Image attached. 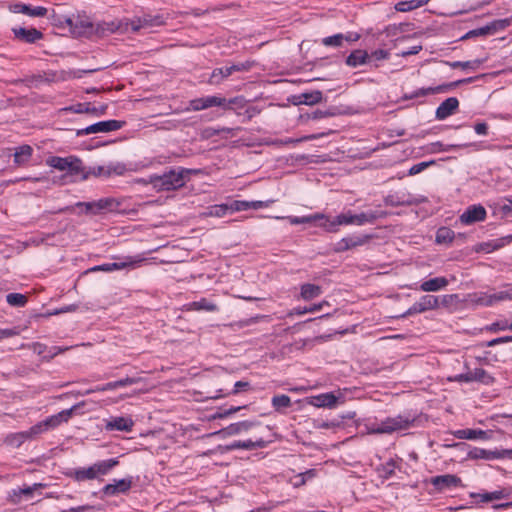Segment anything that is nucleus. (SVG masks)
<instances>
[{
  "label": "nucleus",
  "mask_w": 512,
  "mask_h": 512,
  "mask_svg": "<svg viewBox=\"0 0 512 512\" xmlns=\"http://www.w3.org/2000/svg\"><path fill=\"white\" fill-rule=\"evenodd\" d=\"M10 11L13 13H21L30 17H43L47 14V9L42 6L31 7L24 3H15L10 6Z\"/></svg>",
  "instance_id": "17"
},
{
  "label": "nucleus",
  "mask_w": 512,
  "mask_h": 512,
  "mask_svg": "<svg viewBox=\"0 0 512 512\" xmlns=\"http://www.w3.org/2000/svg\"><path fill=\"white\" fill-rule=\"evenodd\" d=\"M48 164L60 171H65L67 176L73 178L74 181L80 179L84 180L87 176L82 171V162L80 159L75 157H51L48 160Z\"/></svg>",
  "instance_id": "5"
},
{
  "label": "nucleus",
  "mask_w": 512,
  "mask_h": 512,
  "mask_svg": "<svg viewBox=\"0 0 512 512\" xmlns=\"http://www.w3.org/2000/svg\"><path fill=\"white\" fill-rule=\"evenodd\" d=\"M364 242H365L364 239H362L360 237H346V238L341 239L337 243L336 250L337 251L349 250L353 247L360 246V245L364 244Z\"/></svg>",
  "instance_id": "38"
},
{
  "label": "nucleus",
  "mask_w": 512,
  "mask_h": 512,
  "mask_svg": "<svg viewBox=\"0 0 512 512\" xmlns=\"http://www.w3.org/2000/svg\"><path fill=\"white\" fill-rule=\"evenodd\" d=\"M390 53L383 49H377L369 55L370 59H375L377 61L388 59Z\"/></svg>",
  "instance_id": "61"
},
{
  "label": "nucleus",
  "mask_w": 512,
  "mask_h": 512,
  "mask_svg": "<svg viewBox=\"0 0 512 512\" xmlns=\"http://www.w3.org/2000/svg\"><path fill=\"white\" fill-rule=\"evenodd\" d=\"M425 201V198H417L410 193L396 192L389 194L384 198V203L388 206L399 207V206H410L419 204Z\"/></svg>",
  "instance_id": "10"
},
{
  "label": "nucleus",
  "mask_w": 512,
  "mask_h": 512,
  "mask_svg": "<svg viewBox=\"0 0 512 512\" xmlns=\"http://www.w3.org/2000/svg\"><path fill=\"white\" fill-rule=\"evenodd\" d=\"M33 149L29 145H22L16 148L14 152V162L17 165H23L27 163L32 156Z\"/></svg>",
  "instance_id": "35"
},
{
  "label": "nucleus",
  "mask_w": 512,
  "mask_h": 512,
  "mask_svg": "<svg viewBox=\"0 0 512 512\" xmlns=\"http://www.w3.org/2000/svg\"><path fill=\"white\" fill-rule=\"evenodd\" d=\"M6 301L12 307H24L27 304L28 298L21 293H9L6 296Z\"/></svg>",
  "instance_id": "44"
},
{
  "label": "nucleus",
  "mask_w": 512,
  "mask_h": 512,
  "mask_svg": "<svg viewBox=\"0 0 512 512\" xmlns=\"http://www.w3.org/2000/svg\"><path fill=\"white\" fill-rule=\"evenodd\" d=\"M95 511V507L93 505H82L77 507H72L64 512H89Z\"/></svg>",
  "instance_id": "64"
},
{
  "label": "nucleus",
  "mask_w": 512,
  "mask_h": 512,
  "mask_svg": "<svg viewBox=\"0 0 512 512\" xmlns=\"http://www.w3.org/2000/svg\"><path fill=\"white\" fill-rule=\"evenodd\" d=\"M244 69H245L244 65H231V66L217 68L212 72L209 82L211 84H218L223 79L232 75L233 72L244 70Z\"/></svg>",
  "instance_id": "22"
},
{
  "label": "nucleus",
  "mask_w": 512,
  "mask_h": 512,
  "mask_svg": "<svg viewBox=\"0 0 512 512\" xmlns=\"http://www.w3.org/2000/svg\"><path fill=\"white\" fill-rule=\"evenodd\" d=\"M74 474H75V479L78 481L92 480V479L97 478L94 468H93V465L90 467H87V468L77 469V470H75Z\"/></svg>",
  "instance_id": "47"
},
{
  "label": "nucleus",
  "mask_w": 512,
  "mask_h": 512,
  "mask_svg": "<svg viewBox=\"0 0 512 512\" xmlns=\"http://www.w3.org/2000/svg\"><path fill=\"white\" fill-rule=\"evenodd\" d=\"M438 306V297L433 295H424L419 299V301L415 302L407 311H405L399 317L406 318L414 314L423 313L428 310L436 309Z\"/></svg>",
  "instance_id": "9"
},
{
  "label": "nucleus",
  "mask_w": 512,
  "mask_h": 512,
  "mask_svg": "<svg viewBox=\"0 0 512 512\" xmlns=\"http://www.w3.org/2000/svg\"><path fill=\"white\" fill-rule=\"evenodd\" d=\"M415 421V415L410 413L399 414L394 417H387L380 423H371L367 425V431L368 434H391L413 427Z\"/></svg>",
  "instance_id": "3"
},
{
  "label": "nucleus",
  "mask_w": 512,
  "mask_h": 512,
  "mask_svg": "<svg viewBox=\"0 0 512 512\" xmlns=\"http://www.w3.org/2000/svg\"><path fill=\"white\" fill-rule=\"evenodd\" d=\"M245 100L243 97H234L232 99L227 100L224 97L217 95H210L201 98H196L190 101L189 109L192 111H201L208 109L210 107H222L225 110H231L234 106L242 108L244 106Z\"/></svg>",
  "instance_id": "4"
},
{
  "label": "nucleus",
  "mask_w": 512,
  "mask_h": 512,
  "mask_svg": "<svg viewBox=\"0 0 512 512\" xmlns=\"http://www.w3.org/2000/svg\"><path fill=\"white\" fill-rule=\"evenodd\" d=\"M188 309L195 310V311L204 310V311H208V312H214V311H217L218 308L214 303L210 302L206 298H201L198 301H193V302L189 303Z\"/></svg>",
  "instance_id": "36"
},
{
  "label": "nucleus",
  "mask_w": 512,
  "mask_h": 512,
  "mask_svg": "<svg viewBox=\"0 0 512 512\" xmlns=\"http://www.w3.org/2000/svg\"><path fill=\"white\" fill-rule=\"evenodd\" d=\"M125 125L124 121L118 120H105L94 123L86 128L79 129L77 131L78 136L95 134V133H108L112 131H117L121 129Z\"/></svg>",
  "instance_id": "6"
},
{
  "label": "nucleus",
  "mask_w": 512,
  "mask_h": 512,
  "mask_svg": "<svg viewBox=\"0 0 512 512\" xmlns=\"http://www.w3.org/2000/svg\"><path fill=\"white\" fill-rule=\"evenodd\" d=\"M230 213L250 209L249 201L235 200L229 204Z\"/></svg>",
  "instance_id": "56"
},
{
  "label": "nucleus",
  "mask_w": 512,
  "mask_h": 512,
  "mask_svg": "<svg viewBox=\"0 0 512 512\" xmlns=\"http://www.w3.org/2000/svg\"><path fill=\"white\" fill-rule=\"evenodd\" d=\"M496 23H493L491 25H486L484 27H480L474 30L469 31L464 38L472 37V36H483L491 34L492 32L496 31Z\"/></svg>",
  "instance_id": "51"
},
{
  "label": "nucleus",
  "mask_w": 512,
  "mask_h": 512,
  "mask_svg": "<svg viewBox=\"0 0 512 512\" xmlns=\"http://www.w3.org/2000/svg\"><path fill=\"white\" fill-rule=\"evenodd\" d=\"M41 487H43L42 484H34L33 486H26L23 488L13 489L9 493V499L12 503H19L23 496L26 498L32 497L34 491Z\"/></svg>",
  "instance_id": "25"
},
{
  "label": "nucleus",
  "mask_w": 512,
  "mask_h": 512,
  "mask_svg": "<svg viewBox=\"0 0 512 512\" xmlns=\"http://www.w3.org/2000/svg\"><path fill=\"white\" fill-rule=\"evenodd\" d=\"M272 406L276 410H280L282 408H288L291 406V399L289 396L281 394L276 395L272 398Z\"/></svg>",
  "instance_id": "50"
},
{
  "label": "nucleus",
  "mask_w": 512,
  "mask_h": 512,
  "mask_svg": "<svg viewBox=\"0 0 512 512\" xmlns=\"http://www.w3.org/2000/svg\"><path fill=\"white\" fill-rule=\"evenodd\" d=\"M321 293L322 289L320 286L311 283H305L301 286L300 297L305 301H309L320 296Z\"/></svg>",
  "instance_id": "34"
},
{
  "label": "nucleus",
  "mask_w": 512,
  "mask_h": 512,
  "mask_svg": "<svg viewBox=\"0 0 512 512\" xmlns=\"http://www.w3.org/2000/svg\"><path fill=\"white\" fill-rule=\"evenodd\" d=\"M144 259L140 256H128L125 258L124 261L119 262H113V263H106L99 266H95L92 270L93 271H105V272H111L114 270H121L127 267H136L138 266Z\"/></svg>",
  "instance_id": "11"
},
{
  "label": "nucleus",
  "mask_w": 512,
  "mask_h": 512,
  "mask_svg": "<svg viewBox=\"0 0 512 512\" xmlns=\"http://www.w3.org/2000/svg\"><path fill=\"white\" fill-rule=\"evenodd\" d=\"M254 426H255L254 422L241 421V422L230 424L226 428L218 431L217 434H223V436H233V435L241 434L243 432H247Z\"/></svg>",
  "instance_id": "23"
},
{
  "label": "nucleus",
  "mask_w": 512,
  "mask_h": 512,
  "mask_svg": "<svg viewBox=\"0 0 512 512\" xmlns=\"http://www.w3.org/2000/svg\"><path fill=\"white\" fill-rule=\"evenodd\" d=\"M353 224L354 214L351 211H348L346 213L339 214L333 220L326 219V222L319 223L318 226L323 228L327 232H337L339 226Z\"/></svg>",
  "instance_id": "12"
},
{
  "label": "nucleus",
  "mask_w": 512,
  "mask_h": 512,
  "mask_svg": "<svg viewBox=\"0 0 512 512\" xmlns=\"http://www.w3.org/2000/svg\"><path fill=\"white\" fill-rule=\"evenodd\" d=\"M132 487V477L114 480L113 483L105 485L102 489L107 496H116L121 493L128 492Z\"/></svg>",
  "instance_id": "16"
},
{
  "label": "nucleus",
  "mask_w": 512,
  "mask_h": 512,
  "mask_svg": "<svg viewBox=\"0 0 512 512\" xmlns=\"http://www.w3.org/2000/svg\"><path fill=\"white\" fill-rule=\"evenodd\" d=\"M325 305H328V302L326 301H323L321 303H318V304H313L311 305L310 307H304V308H301V307H295L293 308L289 313L288 315L289 316H293V315H304L306 313H313V312H317V311H320L323 306Z\"/></svg>",
  "instance_id": "42"
},
{
  "label": "nucleus",
  "mask_w": 512,
  "mask_h": 512,
  "mask_svg": "<svg viewBox=\"0 0 512 512\" xmlns=\"http://www.w3.org/2000/svg\"><path fill=\"white\" fill-rule=\"evenodd\" d=\"M12 30L17 39L22 40L26 43H35L43 37V34L35 28L26 29L18 27L13 28Z\"/></svg>",
  "instance_id": "21"
},
{
  "label": "nucleus",
  "mask_w": 512,
  "mask_h": 512,
  "mask_svg": "<svg viewBox=\"0 0 512 512\" xmlns=\"http://www.w3.org/2000/svg\"><path fill=\"white\" fill-rule=\"evenodd\" d=\"M459 147H474L478 149V145L476 143H467L463 145H457V144H448L445 145L441 142H433L428 145V151L430 153H439V152H449Z\"/></svg>",
  "instance_id": "32"
},
{
  "label": "nucleus",
  "mask_w": 512,
  "mask_h": 512,
  "mask_svg": "<svg viewBox=\"0 0 512 512\" xmlns=\"http://www.w3.org/2000/svg\"><path fill=\"white\" fill-rule=\"evenodd\" d=\"M474 80V77H469V78H466V79H462V80H458V81H455L447 86H439L437 88H427V89H422L420 93H416V96L418 95H427V94H433L435 92H439V91H443L444 88H451V87H456L460 84H463V83H471L473 82Z\"/></svg>",
  "instance_id": "41"
},
{
  "label": "nucleus",
  "mask_w": 512,
  "mask_h": 512,
  "mask_svg": "<svg viewBox=\"0 0 512 512\" xmlns=\"http://www.w3.org/2000/svg\"><path fill=\"white\" fill-rule=\"evenodd\" d=\"M30 439L26 431L18 432L15 434H12L8 436L7 440L8 442L15 446L19 447L22 443H24L26 440Z\"/></svg>",
  "instance_id": "52"
},
{
  "label": "nucleus",
  "mask_w": 512,
  "mask_h": 512,
  "mask_svg": "<svg viewBox=\"0 0 512 512\" xmlns=\"http://www.w3.org/2000/svg\"><path fill=\"white\" fill-rule=\"evenodd\" d=\"M434 164V161L431 160V161H427V162H420V163H417L415 165H413L410 169H409V172L408 174L410 176H413V175H416V174H419L421 173L423 170H425L427 167H429L430 165H433Z\"/></svg>",
  "instance_id": "58"
},
{
  "label": "nucleus",
  "mask_w": 512,
  "mask_h": 512,
  "mask_svg": "<svg viewBox=\"0 0 512 512\" xmlns=\"http://www.w3.org/2000/svg\"><path fill=\"white\" fill-rule=\"evenodd\" d=\"M64 22L74 37L89 38L93 35L113 33L119 28L114 22L94 24L90 17L85 14L66 17Z\"/></svg>",
  "instance_id": "1"
},
{
  "label": "nucleus",
  "mask_w": 512,
  "mask_h": 512,
  "mask_svg": "<svg viewBox=\"0 0 512 512\" xmlns=\"http://www.w3.org/2000/svg\"><path fill=\"white\" fill-rule=\"evenodd\" d=\"M91 173L94 176L108 177L107 165L93 167Z\"/></svg>",
  "instance_id": "63"
},
{
  "label": "nucleus",
  "mask_w": 512,
  "mask_h": 512,
  "mask_svg": "<svg viewBox=\"0 0 512 512\" xmlns=\"http://www.w3.org/2000/svg\"><path fill=\"white\" fill-rule=\"evenodd\" d=\"M193 170L185 168L171 169L162 175H151L147 180H139V183L151 184L158 191H171L183 187Z\"/></svg>",
  "instance_id": "2"
},
{
  "label": "nucleus",
  "mask_w": 512,
  "mask_h": 512,
  "mask_svg": "<svg viewBox=\"0 0 512 512\" xmlns=\"http://www.w3.org/2000/svg\"><path fill=\"white\" fill-rule=\"evenodd\" d=\"M494 298V292H476L469 295V300L471 303L478 305V306H484V307H491L495 305Z\"/></svg>",
  "instance_id": "29"
},
{
  "label": "nucleus",
  "mask_w": 512,
  "mask_h": 512,
  "mask_svg": "<svg viewBox=\"0 0 512 512\" xmlns=\"http://www.w3.org/2000/svg\"><path fill=\"white\" fill-rule=\"evenodd\" d=\"M480 495H481V500L483 502H490L493 500L502 499L508 494L505 492V490H497V491H493V492L483 493Z\"/></svg>",
  "instance_id": "53"
},
{
  "label": "nucleus",
  "mask_w": 512,
  "mask_h": 512,
  "mask_svg": "<svg viewBox=\"0 0 512 512\" xmlns=\"http://www.w3.org/2000/svg\"><path fill=\"white\" fill-rule=\"evenodd\" d=\"M266 446V442L263 439H257L255 441L252 440H237L233 441L227 446L228 450H237V449H244V450H253L257 448H264Z\"/></svg>",
  "instance_id": "28"
},
{
  "label": "nucleus",
  "mask_w": 512,
  "mask_h": 512,
  "mask_svg": "<svg viewBox=\"0 0 512 512\" xmlns=\"http://www.w3.org/2000/svg\"><path fill=\"white\" fill-rule=\"evenodd\" d=\"M133 425L134 422L130 417H114L107 423L106 427L109 430L129 432Z\"/></svg>",
  "instance_id": "24"
},
{
  "label": "nucleus",
  "mask_w": 512,
  "mask_h": 512,
  "mask_svg": "<svg viewBox=\"0 0 512 512\" xmlns=\"http://www.w3.org/2000/svg\"><path fill=\"white\" fill-rule=\"evenodd\" d=\"M117 464H118V461L116 459H108V460H103V461L95 463L93 465V468H94L96 477H98L99 475L107 474Z\"/></svg>",
  "instance_id": "39"
},
{
  "label": "nucleus",
  "mask_w": 512,
  "mask_h": 512,
  "mask_svg": "<svg viewBox=\"0 0 512 512\" xmlns=\"http://www.w3.org/2000/svg\"><path fill=\"white\" fill-rule=\"evenodd\" d=\"M454 232L447 227H441L436 232V242L438 244L451 243L454 239Z\"/></svg>",
  "instance_id": "43"
},
{
  "label": "nucleus",
  "mask_w": 512,
  "mask_h": 512,
  "mask_svg": "<svg viewBox=\"0 0 512 512\" xmlns=\"http://www.w3.org/2000/svg\"><path fill=\"white\" fill-rule=\"evenodd\" d=\"M450 381L454 382H480L486 385L493 383L494 378L489 375L484 369L476 368L471 371H467L466 373L457 374L453 377L449 378Z\"/></svg>",
  "instance_id": "7"
},
{
  "label": "nucleus",
  "mask_w": 512,
  "mask_h": 512,
  "mask_svg": "<svg viewBox=\"0 0 512 512\" xmlns=\"http://www.w3.org/2000/svg\"><path fill=\"white\" fill-rule=\"evenodd\" d=\"M78 307H79L78 304L65 305L58 309H55L53 312H51V315H59V314H63V313L75 312L78 309Z\"/></svg>",
  "instance_id": "60"
},
{
  "label": "nucleus",
  "mask_w": 512,
  "mask_h": 512,
  "mask_svg": "<svg viewBox=\"0 0 512 512\" xmlns=\"http://www.w3.org/2000/svg\"><path fill=\"white\" fill-rule=\"evenodd\" d=\"M48 431V427L45 423V420L35 424L34 426H32L29 430L26 431V433L28 434L29 438H33L35 437L36 435H39L43 432H46Z\"/></svg>",
  "instance_id": "55"
},
{
  "label": "nucleus",
  "mask_w": 512,
  "mask_h": 512,
  "mask_svg": "<svg viewBox=\"0 0 512 512\" xmlns=\"http://www.w3.org/2000/svg\"><path fill=\"white\" fill-rule=\"evenodd\" d=\"M230 213L229 204H219L209 207L207 215L211 217H223Z\"/></svg>",
  "instance_id": "48"
},
{
  "label": "nucleus",
  "mask_w": 512,
  "mask_h": 512,
  "mask_svg": "<svg viewBox=\"0 0 512 512\" xmlns=\"http://www.w3.org/2000/svg\"><path fill=\"white\" fill-rule=\"evenodd\" d=\"M370 61L369 54L365 50L357 49L346 58V64L350 67H358Z\"/></svg>",
  "instance_id": "30"
},
{
  "label": "nucleus",
  "mask_w": 512,
  "mask_h": 512,
  "mask_svg": "<svg viewBox=\"0 0 512 512\" xmlns=\"http://www.w3.org/2000/svg\"><path fill=\"white\" fill-rule=\"evenodd\" d=\"M449 284L445 277H435L421 283L420 290L423 292H436L444 289Z\"/></svg>",
  "instance_id": "26"
},
{
  "label": "nucleus",
  "mask_w": 512,
  "mask_h": 512,
  "mask_svg": "<svg viewBox=\"0 0 512 512\" xmlns=\"http://www.w3.org/2000/svg\"><path fill=\"white\" fill-rule=\"evenodd\" d=\"M337 401L338 397L334 393L329 392L310 397L308 403L318 408H334L337 404Z\"/></svg>",
  "instance_id": "19"
},
{
  "label": "nucleus",
  "mask_w": 512,
  "mask_h": 512,
  "mask_svg": "<svg viewBox=\"0 0 512 512\" xmlns=\"http://www.w3.org/2000/svg\"><path fill=\"white\" fill-rule=\"evenodd\" d=\"M495 304L504 301H512V283L505 284L500 290L494 292Z\"/></svg>",
  "instance_id": "40"
},
{
  "label": "nucleus",
  "mask_w": 512,
  "mask_h": 512,
  "mask_svg": "<svg viewBox=\"0 0 512 512\" xmlns=\"http://www.w3.org/2000/svg\"><path fill=\"white\" fill-rule=\"evenodd\" d=\"M483 63V60L481 59H475L471 61H453V62H446V64L451 67L452 69L461 68L464 70H476L480 67V65Z\"/></svg>",
  "instance_id": "37"
},
{
  "label": "nucleus",
  "mask_w": 512,
  "mask_h": 512,
  "mask_svg": "<svg viewBox=\"0 0 512 512\" xmlns=\"http://www.w3.org/2000/svg\"><path fill=\"white\" fill-rule=\"evenodd\" d=\"M507 329V320L497 321L487 327V330L491 332H498Z\"/></svg>",
  "instance_id": "62"
},
{
  "label": "nucleus",
  "mask_w": 512,
  "mask_h": 512,
  "mask_svg": "<svg viewBox=\"0 0 512 512\" xmlns=\"http://www.w3.org/2000/svg\"><path fill=\"white\" fill-rule=\"evenodd\" d=\"M485 218V208L482 205H472L462 213L460 221L465 225H471L476 222L484 221Z\"/></svg>",
  "instance_id": "14"
},
{
  "label": "nucleus",
  "mask_w": 512,
  "mask_h": 512,
  "mask_svg": "<svg viewBox=\"0 0 512 512\" xmlns=\"http://www.w3.org/2000/svg\"><path fill=\"white\" fill-rule=\"evenodd\" d=\"M76 207L86 214L96 215L103 211H112L115 207V201L112 198H103L92 202H78Z\"/></svg>",
  "instance_id": "8"
},
{
  "label": "nucleus",
  "mask_w": 512,
  "mask_h": 512,
  "mask_svg": "<svg viewBox=\"0 0 512 512\" xmlns=\"http://www.w3.org/2000/svg\"><path fill=\"white\" fill-rule=\"evenodd\" d=\"M430 482L439 491L462 486V480L453 474L432 477Z\"/></svg>",
  "instance_id": "13"
},
{
  "label": "nucleus",
  "mask_w": 512,
  "mask_h": 512,
  "mask_svg": "<svg viewBox=\"0 0 512 512\" xmlns=\"http://www.w3.org/2000/svg\"><path fill=\"white\" fill-rule=\"evenodd\" d=\"M459 106V101L455 97H450L444 100L436 109V118L444 120L455 113Z\"/></svg>",
  "instance_id": "18"
},
{
  "label": "nucleus",
  "mask_w": 512,
  "mask_h": 512,
  "mask_svg": "<svg viewBox=\"0 0 512 512\" xmlns=\"http://www.w3.org/2000/svg\"><path fill=\"white\" fill-rule=\"evenodd\" d=\"M322 92L319 90L312 92L301 93L297 96H294V104H305V105H314L320 103L322 101Z\"/></svg>",
  "instance_id": "27"
},
{
  "label": "nucleus",
  "mask_w": 512,
  "mask_h": 512,
  "mask_svg": "<svg viewBox=\"0 0 512 512\" xmlns=\"http://www.w3.org/2000/svg\"><path fill=\"white\" fill-rule=\"evenodd\" d=\"M106 165H107L108 177H110L112 175L122 176L127 171L126 165L122 162H111Z\"/></svg>",
  "instance_id": "49"
},
{
  "label": "nucleus",
  "mask_w": 512,
  "mask_h": 512,
  "mask_svg": "<svg viewBox=\"0 0 512 512\" xmlns=\"http://www.w3.org/2000/svg\"><path fill=\"white\" fill-rule=\"evenodd\" d=\"M394 8L398 12H409L417 9V6L415 0H405L396 3Z\"/></svg>",
  "instance_id": "54"
},
{
  "label": "nucleus",
  "mask_w": 512,
  "mask_h": 512,
  "mask_svg": "<svg viewBox=\"0 0 512 512\" xmlns=\"http://www.w3.org/2000/svg\"><path fill=\"white\" fill-rule=\"evenodd\" d=\"M164 21L161 16H143L142 18H138L137 20H133L130 23V28L133 32H137L142 28L151 27V26H160L163 25Z\"/></svg>",
  "instance_id": "20"
},
{
  "label": "nucleus",
  "mask_w": 512,
  "mask_h": 512,
  "mask_svg": "<svg viewBox=\"0 0 512 512\" xmlns=\"http://www.w3.org/2000/svg\"><path fill=\"white\" fill-rule=\"evenodd\" d=\"M345 41L344 34L338 33L332 36L325 37L321 40V43L327 47H342Z\"/></svg>",
  "instance_id": "45"
},
{
  "label": "nucleus",
  "mask_w": 512,
  "mask_h": 512,
  "mask_svg": "<svg viewBox=\"0 0 512 512\" xmlns=\"http://www.w3.org/2000/svg\"><path fill=\"white\" fill-rule=\"evenodd\" d=\"M276 219H287L290 224L292 225H298V224H304V223H310V219L307 216L297 217V216H287V217H275Z\"/></svg>",
  "instance_id": "59"
},
{
  "label": "nucleus",
  "mask_w": 512,
  "mask_h": 512,
  "mask_svg": "<svg viewBox=\"0 0 512 512\" xmlns=\"http://www.w3.org/2000/svg\"><path fill=\"white\" fill-rule=\"evenodd\" d=\"M505 454H512V450H504L502 452H491L486 451L484 449H474L469 452V457L471 458H485V459H492V458H502L505 457Z\"/></svg>",
  "instance_id": "33"
},
{
  "label": "nucleus",
  "mask_w": 512,
  "mask_h": 512,
  "mask_svg": "<svg viewBox=\"0 0 512 512\" xmlns=\"http://www.w3.org/2000/svg\"><path fill=\"white\" fill-rule=\"evenodd\" d=\"M71 110H73L75 113H98V110L97 108L95 107H90V104L88 103H79L73 107L70 108Z\"/></svg>",
  "instance_id": "57"
},
{
  "label": "nucleus",
  "mask_w": 512,
  "mask_h": 512,
  "mask_svg": "<svg viewBox=\"0 0 512 512\" xmlns=\"http://www.w3.org/2000/svg\"><path fill=\"white\" fill-rule=\"evenodd\" d=\"M81 406H83V403L76 404L69 409L62 410L59 413L46 418L45 423L48 427V430L54 429L60 424L68 422L73 413Z\"/></svg>",
  "instance_id": "15"
},
{
  "label": "nucleus",
  "mask_w": 512,
  "mask_h": 512,
  "mask_svg": "<svg viewBox=\"0 0 512 512\" xmlns=\"http://www.w3.org/2000/svg\"><path fill=\"white\" fill-rule=\"evenodd\" d=\"M452 434L457 439H467V440H475V439H485L487 437V432L480 429H459L453 431Z\"/></svg>",
  "instance_id": "31"
},
{
  "label": "nucleus",
  "mask_w": 512,
  "mask_h": 512,
  "mask_svg": "<svg viewBox=\"0 0 512 512\" xmlns=\"http://www.w3.org/2000/svg\"><path fill=\"white\" fill-rule=\"evenodd\" d=\"M378 218V214L376 212H364L360 214H354V224L355 225H363L365 223H371Z\"/></svg>",
  "instance_id": "46"
}]
</instances>
